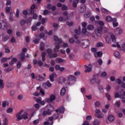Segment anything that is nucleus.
Instances as JSON below:
<instances>
[{"mask_svg": "<svg viewBox=\"0 0 125 125\" xmlns=\"http://www.w3.org/2000/svg\"><path fill=\"white\" fill-rule=\"evenodd\" d=\"M92 117L90 115L87 116L86 117V120H87V121H90L92 120Z\"/></svg>", "mask_w": 125, "mask_h": 125, "instance_id": "nucleus-56", "label": "nucleus"}, {"mask_svg": "<svg viewBox=\"0 0 125 125\" xmlns=\"http://www.w3.org/2000/svg\"><path fill=\"white\" fill-rule=\"evenodd\" d=\"M33 42L35 44L39 43L40 42V39H36L33 41Z\"/></svg>", "mask_w": 125, "mask_h": 125, "instance_id": "nucleus-58", "label": "nucleus"}, {"mask_svg": "<svg viewBox=\"0 0 125 125\" xmlns=\"http://www.w3.org/2000/svg\"><path fill=\"white\" fill-rule=\"evenodd\" d=\"M98 88L100 91H101V92H104V90H103V86H102V85L99 84Z\"/></svg>", "mask_w": 125, "mask_h": 125, "instance_id": "nucleus-31", "label": "nucleus"}, {"mask_svg": "<svg viewBox=\"0 0 125 125\" xmlns=\"http://www.w3.org/2000/svg\"><path fill=\"white\" fill-rule=\"evenodd\" d=\"M111 39L112 40V42H114V43H115V42H116V36H115V35H111Z\"/></svg>", "mask_w": 125, "mask_h": 125, "instance_id": "nucleus-32", "label": "nucleus"}, {"mask_svg": "<svg viewBox=\"0 0 125 125\" xmlns=\"http://www.w3.org/2000/svg\"><path fill=\"white\" fill-rule=\"evenodd\" d=\"M40 49L42 51V50H44V43H43V42H41Z\"/></svg>", "mask_w": 125, "mask_h": 125, "instance_id": "nucleus-23", "label": "nucleus"}, {"mask_svg": "<svg viewBox=\"0 0 125 125\" xmlns=\"http://www.w3.org/2000/svg\"><path fill=\"white\" fill-rule=\"evenodd\" d=\"M94 29V26L91 24L88 25L87 26V29L89 30V31H92Z\"/></svg>", "mask_w": 125, "mask_h": 125, "instance_id": "nucleus-29", "label": "nucleus"}, {"mask_svg": "<svg viewBox=\"0 0 125 125\" xmlns=\"http://www.w3.org/2000/svg\"><path fill=\"white\" fill-rule=\"evenodd\" d=\"M90 58V56L87 54H86L84 56V59H85V60H88Z\"/></svg>", "mask_w": 125, "mask_h": 125, "instance_id": "nucleus-37", "label": "nucleus"}, {"mask_svg": "<svg viewBox=\"0 0 125 125\" xmlns=\"http://www.w3.org/2000/svg\"><path fill=\"white\" fill-rule=\"evenodd\" d=\"M105 41L107 43H110L111 42V39H110V38H108L107 37L105 38Z\"/></svg>", "mask_w": 125, "mask_h": 125, "instance_id": "nucleus-52", "label": "nucleus"}, {"mask_svg": "<svg viewBox=\"0 0 125 125\" xmlns=\"http://www.w3.org/2000/svg\"><path fill=\"white\" fill-rule=\"evenodd\" d=\"M39 123H40V120L39 119H37V120H34L33 121V124L34 125H38V124H39Z\"/></svg>", "mask_w": 125, "mask_h": 125, "instance_id": "nucleus-55", "label": "nucleus"}, {"mask_svg": "<svg viewBox=\"0 0 125 125\" xmlns=\"http://www.w3.org/2000/svg\"><path fill=\"white\" fill-rule=\"evenodd\" d=\"M106 22H110V21H112V17L110 16H107L105 19Z\"/></svg>", "mask_w": 125, "mask_h": 125, "instance_id": "nucleus-38", "label": "nucleus"}, {"mask_svg": "<svg viewBox=\"0 0 125 125\" xmlns=\"http://www.w3.org/2000/svg\"><path fill=\"white\" fill-rule=\"evenodd\" d=\"M57 74H56V73L54 72L49 76V80L50 82H54V78H57Z\"/></svg>", "mask_w": 125, "mask_h": 125, "instance_id": "nucleus-11", "label": "nucleus"}, {"mask_svg": "<svg viewBox=\"0 0 125 125\" xmlns=\"http://www.w3.org/2000/svg\"><path fill=\"white\" fill-rule=\"evenodd\" d=\"M90 82L92 84H94L96 83V78L93 77L90 80Z\"/></svg>", "mask_w": 125, "mask_h": 125, "instance_id": "nucleus-25", "label": "nucleus"}, {"mask_svg": "<svg viewBox=\"0 0 125 125\" xmlns=\"http://www.w3.org/2000/svg\"><path fill=\"white\" fill-rule=\"evenodd\" d=\"M8 120H7V118H5L4 119V125H7V124H8Z\"/></svg>", "mask_w": 125, "mask_h": 125, "instance_id": "nucleus-63", "label": "nucleus"}, {"mask_svg": "<svg viewBox=\"0 0 125 125\" xmlns=\"http://www.w3.org/2000/svg\"><path fill=\"white\" fill-rule=\"evenodd\" d=\"M75 34H76L77 35H81V31L80 30H79V29H76L75 30Z\"/></svg>", "mask_w": 125, "mask_h": 125, "instance_id": "nucleus-54", "label": "nucleus"}, {"mask_svg": "<svg viewBox=\"0 0 125 125\" xmlns=\"http://www.w3.org/2000/svg\"><path fill=\"white\" fill-rule=\"evenodd\" d=\"M92 37L93 39V40L95 41H96L98 40V37L99 36L97 35V34H96V33H93L92 34Z\"/></svg>", "mask_w": 125, "mask_h": 125, "instance_id": "nucleus-17", "label": "nucleus"}, {"mask_svg": "<svg viewBox=\"0 0 125 125\" xmlns=\"http://www.w3.org/2000/svg\"><path fill=\"white\" fill-rule=\"evenodd\" d=\"M101 10H102V12H103L104 13H108V10H107L104 8H102L101 9Z\"/></svg>", "mask_w": 125, "mask_h": 125, "instance_id": "nucleus-50", "label": "nucleus"}, {"mask_svg": "<svg viewBox=\"0 0 125 125\" xmlns=\"http://www.w3.org/2000/svg\"><path fill=\"white\" fill-rule=\"evenodd\" d=\"M79 3V0H74L72 3V6L73 7H77V4Z\"/></svg>", "mask_w": 125, "mask_h": 125, "instance_id": "nucleus-21", "label": "nucleus"}, {"mask_svg": "<svg viewBox=\"0 0 125 125\" xmlns=\"http://www.w3.org/2000/svg\"><path fill=\"white\" fill-rule=\"evenodd\" d=\"M97 54L98 57H101L103 55V53H102V51H99Z\"/></svg>", "mask_w": 125, "mask_h": 125, "instance_id": "nucleus-46", "label": "nucleus"}, {"mask_svg": "<svg viewBox=\"0 0 125 125\" xmlns=\"http://www.w3.org/2000/svg\"><path fill=\"white\" fill-rule=\"evenodd\" d=\"M0 29L1 30H6L7 29V25L5 22L3 21V23L0 22Z\"/></svg>", "mask_w": 125, "mask_h": 125, "instance_id": "nucleus-12", "label": "nucleus"}, {"mask_svg": "<svg viewBox=\"0 0 125 125\" xmlns=\"http://www.w3.org/2000/svg\"><path fill=\"white\" fill-rule=\"evenodd\" d=\"M100 105H101V103H100V102L99 101H96L95 103V107H99V106H100Z\"/></svg>", "mask_w": 125, "mask_h": 125, "instance_id": "nucleus-40", "label": "nucleus"}, {"mask_svg": "<svg viewBox=\"0 0 125 125\" xmlns=\"http://www.w3.org/2000/svg\"><path fill=\"white\" fill-rule=\"evenodd\" d=\"M69 42L70 43L73 44L75 42V40H74V38H70L69 39Z\"/></svg>", "mask_w": 125, "mask_h": 125, "instance_id": "nucleus-57", "label": "nucleus"}, {"mask_svg": "<svg viewBox=\"0 0 125 125\" xmlns=\"http://www.w3.org/2000/svg\"><path fill=\"white\" fill-rule=\"evenodd\" d=\"M55 111L56 112L57 114L54 113L53 115V118H54V120H57L59 117V114H58V112L61 113V114H63V113H64L65 111V109L64 107H63V106H61L60 108L56 109Z\"/></svg>", "mask_w": 125, "mask_h": 125, "instance_id": "nucleus-4", "label": "nucleus"}, {"mask_svg": "<svg viewBox=\"0 0 125 125\" xmlns=\"http://www.w3.org/2000/svg\"><path fill=\"white\" fill-rule=\"evenodd\" d=\"M21 66H22V64H21V62H18L17 64V69H20L21 68Z\"/></svg>", "mask_w": 125, "mask_h": 125, "instance_id": "nucleus-36", "label": "nucleus"}, {"mask_svg": "<svg viewBox=\"0 0 125 125\" xmlns=\"http://www.w3.org/2000/svg\"><path fill=\"white\" fill-rule=\"evenodd\" d=\"M115 57L116 58H120L121 56H120V53L118 51H116L115 52H114V53Z\"/></svg>", "mask_w": 125, "mask_h": 125, "instance_id": "nucleus-28", "label": "nucleus"}, {"mask_svg": "<svg viewBox=\"0 0 125 125\" xmlns=\"http://www.w3.org/2000/svg\"><path fill=\"white\" fill-rule=\"evenodd\" d=\"M65 93H66V89L65 88H62L61 90L60 95L61 96H64Z\"/></svg>", "mask_w": 125, "mask_h": 125, "instance_id": "nucleus-20", "label": "nucleus"}, {"mask_svg": "<svg viewBox=\"0 0 125 125\" xmlns=\"http://www.w3.org/2000/svg\"><path fill=\"white\" fill-rule=\"evenodd\" d=\"M9 39V37L8 36H5L3 37L2 41L3 42H6L7 40Z\"/></svg>", "mask_w": 125, "mask_h": 125, "instance_id": "nucleus-45", "label": "nucleus"}, {"mask_svg": "<svg viewBox=\"0 0 125 125\" xmlns=\"http://www.w3.org/2000/svg\"><path fill=\"white\" fill-rule=\"evenodd\" d=\"M62 10H68V7L66 5H62Z\"/></svg>", "mask_w": 125, "mask_h": 125, "instance_id": "nucleus-42", "label": "nucleus"}, {"mask_svg": "<svg viewBox=\"0 0 125 125\" xmlns=\"http://www.w3.org/2000/svg\"><path fill=\"white\" fill-rule=\"evenodd\" d=\"M6 61H7V58H2L1 59V63H5V62H6Z\"/></svg>", "mask_w": 125, "mask_h": 125, "instance_id": "nucleus-44", "label": "nucleus"}, {"mask_svg": "<svg viewBox=\"0 0 125 125\" xmlns=\"http://www.w3.org/2000/svg\"><path fill=\"white\" fill-rule=\"evenodd\" d=\"M27 24V21L24 20H21V26H24L25 24Z\"/></svg>", "mask_w": 125, "mask_h": 125, "instance_id": "nucleus-34", "label": "nucleus"}, {"mask_svg": "<svg viewBox=\"0 0 125 125\" xmlns=\"http://www.w3.org/2000/svg\"><path fill=\"white\" fill-rule=\"evenodd\" d=\"M46 52L48 54H50L52 53V49H50V48H48L46 50Z\"/></svg>", "mask_w": 125, "mask_h": 125, "instance_id": "nucleus-48", "label": "nucleus"}, {"mask_svg": "<svg viewBox=\"0 0 125 125\" xmlns=\"http://www.w3.org/2000/svg\"><path fill=\"white\" fill-rule=\"evenodd\" d=\"M108 120L109 122H114L115 121V117L113 116V115H109L108 116Z\"/></svg>", "mask_w": 125, "mask_h": 125, "instance_id": "nucleus-18", "label": "nucleus"}, {"mask_svg": "<svg viewBox=\"0 0 125 125\" xmlns=\"http://www.w3.org/2000/svg\"><path fill=\"white\" fill-rule=\"evenodd\" d=\"M66 24L67 25V26H69V27H71V26L74 25V22L73 21H71L70 22L69 21H66Z\"/></svg>", "mask_w": 125, "mask_h": 125, "instance_id": "nucleus-35", "label": "nucleus"}, {"mask_svg": "<svg viewBox=\"0 0 125 125\" xmlns=\"http://www.w3.org/2000/svg\"><path fill=\"white\" fill-rule=\"evenodd\" d=\"M69 57L70 59L72 60L74 57H75V55L73 53H71L69 55Z\"/></svg>", "mask_w": 125, "mask_h": 125, "instance_id": "nucleus-60", "label": "nucleus"}, {"mask_svg": "<svg viewBox=\"0 0 125 125\" xmlns=\"http://www.w3.org/2000/svg\"><path fill=\"white\" fill-rule=\"evenodd\" d=\"M76 80H77V78L74 75H70L68 77V80L70 82H73L74 81L76 82Z\"/></svg>", "mask_w": 125, "mask_h": 125, "instance_id": "nucleus-14", "label": "nucleus"}, {"mask_svg": "<svg viewBox=\"0 0 125 125\" xmlns=\"http://www.w3.org/2000/svg\"><path fill=\"white\" fill-rule=\"evenodd\" d=\"M54 41L56 42L55 43V48L53 49L54 52H58L60 49L61 43H62V39L59 38L57 36H54Z\"/></svg>", "mask_w": 125, "mask_h": 125, "instance_id": "nucleus-1", "label": "nucleus"}, {"mask_svg": "<svg viewBox=\"0 0 125 125\" xmlns=\"http://www.w3.org/2000/svg\"><path fill=\"white\" fill-rule=\"evenodd\" d=\"M85 10H86V8H85V6L84 5L80 6L79 8L80 13H83V12H84Z\"/></svg>", "mask_w": 125, "mask_h": 125, "instance_id": "nucleus-13", "label": "nucleus"}, {"mask_svg": "<svg viewBox=\"0 0 125 125\" xmlns=\"http://www.w3.org/2000/svg\"><path fill=\"white\" fill-rule=\"evenodd\" d=\"M103 31V26H100L97 28L95 30V33L97 34V36L99 37H101L102 36V32Z\"/></svg>", "mask_w": 125, "mask_h": 125, "instance_id": "nucleus-6", "label": "nucleus"}, {"mask_svg": "<svg viewBox=\"0 0 125 125\" xmlns=\"http://www.w3.org/2000/svg\"><path fill=\"white\" fill-rule=\"evenodd\" d=\"M100 125V121H98V120H95L93 122V125Z\"/></svg>", "mask_w": 125, "mask_h": 125, "instance_id": "nucleus-33", "label": "nucleus"}, {"mask_svg": "<svg viewBox=\"0 0 125 125\" xmlns=\"http://www.w3.org/2000/svg\"><path fill=\"white\" fill-rule=\"evenodd\" d=\"M20 57H21V61L22 62L24 61V60H25V53H21L20 54Z\"/></svg>", "mask_w": 125, "mask_h": 125, "instance_id": "nucleus-22", "label": "nucleus"}, {"mask_svg": "<svg viewBox=\"0 0 125 125\" xmlns=\"http://www.w3.org/2000/svg\"><path fill=\"white\" fill-rule=\"evenodd\" d=\"M92 71V65L89 64V67L84 70V73H89Z\"/></svg>", "mask_w": 125, "mask_h": 125, "instance_id": "nucleus-16", "label": "nucleus"}, {"mask_svg": "<svg viewBox=\"0 0 125 125\" xmlns=\"http://www.w3.org/2000/svg\"><path fill=\"white\" fill-rule=\"evenodd\" d=\"M32 17H29L27 19V20H26V21H27L26 22H27V24H28V23H31V22H32Z\"/></svg>", "mask_w": 125, "mask_h": 125, "instance_id": "nucleus-61", "label": "nucleus"}, {"mask_svg": "<svg viewBox=\"0 0 125 125\" xmlns=\"http://www.w3.org/2000/svg\"><path fill=\"white\" fill-rule=\"evenodd\" d=\"M8 102H7L6 103V101H3L2 103V107H3V108H5V107H6V105L7 106H8Z\"/></svg>", "mask_w": 125, "mask_h": 125, "instance_id": "nucleus-30", "label": "nucleus"}, {"mask_svg": "<svg viewBox=\"0 0 125 125\" xmlns=\"http://www.w3.org/2000/svg\"><path fill=\"white\" fill-rule=\"evenodd\" d=\"M82 34H86V29L85 28H83L82 29Z\"/></svg>", "mask_w": 125, "mask_h": 125, "instance_id": "nucleus-62", "label": "nucleus"}, {"mask_svg": "<svg viewBox=\"0 0 125 125\" xmlns=\"http://www.w3.org/2000/svg\"><path fill=\"white\" fill-rule=\"evenodd\" d=\"M13 109L12 108H9L6 110L7 113H12Z\"/></svg>", "mask_w": 125, "mask_h": 125, "instance_id": "nucleus-47", "label": "nucleus"}, {"mask_svg": "<svg viewBox=\"0 0 125 125\" xmlns=\"http://www.w3.org/2000/svg\"><path fill=\"white\" fill-rule=\"evenodd\" d=\"M98 63L100 66H101L102 64H103V61H102V59H100L98 60Z\"/></svg>", "mask_w": 125, "mask_h": 125, "instance_id": "nucleus-43", "label": "nucleus"}, {"mask_svg": "<svg viewBox=\"0 0 125 125\" xmlns=\"http://www.w3.org/2000/svg\"><path fill=\"white\" fill-rule=\"evenodd\" d=\"M10 9H11V7H5V11L6 12H7V13H9V12H10Z\"/></svg>", "mask_w": 125, "mask_h": 125, "instance_id": "nucleus-41", "label": "nucleus"}, {"mask_svg": "<svg viewBox=\"0 0 125 125\" xmlns=\"http://www.w3.org/2000/svg\"><path fill=\"white\" fill-rule=\"evenodd\" d=\"M66 81V78L64 77H60L58 80V82L59 83L62 84V83H65V81Z\"/></svg>", "mask_w": 125, "mask_h": 125, "instance_id": "nucleus-15", "label": "nucleus"}, {"mask_svg": "<svg viewBox=\"0 0 125 125\" xmlns=\"http://www.w3.org/2000/svg\"><path fill=\"white\" fill-rule=\"evenodd\" d=\"M23 111L24 110L22 109L16 114V121H17V122H19V121H21V120H27V119L28 118L27 112H24L23 114H22V113H23Z\"/></svg>", "mask_w": 125, "mask_h": 125, "instance_id": "nucleus-3", "label": "nucleus"}, {"mask_svg": "<svg viewBox=\"0 0 125 125\" xmlns=\"http://www.w3.org/2000/svg\"><path fill=\"white\" fill-rule=\"evenodd\" d=\"M116 83H118V84H122V83H123V82H122V80H121V79L120 78L116 79Z\"/></svg>", "mask_w": 125, "mask_h": 125, "instance_id": "nucleus-39", "label": "nucleus"}, {"mask_svg": "<svg viewBox=\"0 0 125 125\" xmlns=\"http://www.w3.org/2000/svg\"><path fill=\"white\" fill-rule=\"evenodd\" d=\"M45 108L46 110L43 112L42 114V116H43V117L51 115V114H52V112L54 111V106L50 104L47 105Z\"/></svg>", "mask_w": 125, "mask_h": 125, "instance_id": "nucleus-2", "label": "nucleus"}, {"mask_svg": "<svg viewBox=\"0 0 125 125\" xmlns=\"http://www.w3.org/2000/svg\"><path fill=\"white\" fill-rule=\"evenodd\" d=\"M107 76V73L105 71H104V72H103L101 74V77H102L103 78H104V77H106Z\"/></svg>", "mask_w": 125, "mask_h": 125, "instance_id": "nucleus-53", "label": "nucleus"}, {"mask_svg": "<svg viewBox=\"0 0 125 125\" xmlns=\"http://www.w3.org/2000/svg\"><path fill=\"white\" fill-rule=\"evenodd\" d=\"M89 45V40L88 39L84 40L83 43H82V47L83 48H86Z\"/></svg>", "mask_w": 125, "mask_h": 125, "instance_id": "nucleus-8", "label": "nucleus"}, {"mask_svg": "<svg viewBox=\"0 0 125 125\" xmlns=\"http://www.w3.org/2000/svg\"><path fill=\"white\" fill-rule=\"evenodd\" d=\"M55 69L56 70V71H59L60 69V65L59 64L56 65L55 66Z\"/></svg>", "mask_w": 125, "mask_h": 125, "instance_id": "nucleus-51", "label": "nucleus"}, {"mask_svg": "<svg viewBox=\"0 0 125 125\" xmlns=\"http://www.w3.org/2000/svg\"><path fill=\"white\" fill-rule=\"evenodd\" d=\"M105 96L108 101H111V100H112V98H111V95H110L109 93H106Z\"/></svg>", "mask_w": 125, "mask_h": 125, "instance_id": "nucleus-27", "label": "nucleus"}, {"mask_svg": "<svg viewBox=\"0 0 125 125\" xmlns=\"http://www.w3.org/2000/svg\"><path fill=\"white\" fill-rule=\"evenodd\" d=\"M17 61H18L17 59H16V58H13L11 59V61H10L9 62V64H10V65L12 66V65H13V64H14V62H17Z\"/></svg>", "mask_w": 125, "mask_h": 125, "instance_id": "nucleus-19", "label": "nucleus"}, {"mask_svg": "<svg viewBox=\"0 0 125 125\" xmlns=\"http://www.w3.org/2000/svg\"><path fill=\"white\" fill-rule=\"evenodd\" d=\"M55 99H56V97L55 96V95L53 94H51L49 98L46 99V102H47V103H48L49 104L50 103H52V102H53V101H54Z\"/></svg>", "mask_w": 125, "mask_h": 125, "instance_id": "nucleus-5", "label": "nucleus"}, {"mask_svg": "<svg viewBox=\"0 0 125 125\" xmlns=\"http://www.w3.org/2000/svg\"><path fill=\"white\" fill-rule=\"evenodd\" d=\"M82 26L83 28H86V26H87V23L85 22H83L82 23Z\"/></svg>", "mask_w": 125, "mask_h": 125, "instance_id": "nucleus-49", "label": "nucleus"}, {"mask_svg": "<svg viewBox=\"0 0 125 125\" xmlns=\"http://www.w3.org/2000/svg\"><path fill=\"white\" fill-rule=\"evenodd\" d=\"M122 50H123V51H125V43L122 44Z\"/></svg>", "mask_w": 125, "mask_h": 125, "instance_id": "nucleus-64", "label": "nucleus"}, {"mask_svg": "<svg viewBox=\"0 0 125 125\" xmlns=\"http://www.w3.org/2000/svg\"><path fill=\"white\" fill-rule=\"evenodd\" d=\"M53 117H49L47 121L44 122V125H53Z\"/></svg>", "mask_w": 125, "mask_h": 125, "instance_id": "nucleus-9", "label": "nucleus"}, {"mask_svg": "<svg viewBox=\"0 0 125 125\" xmlns=\"http://www.w3.org/2000/svg\"><path fill=\"white\" fill-rule=\"evenodd\" d=\"M22 13L24 15L27 16V15H28V11L27 10H24L22 12Z\"/></svg>", "mask_w": 125, "mask_h": 125, "instance_id": "nucleus-59", "label": "nucleus"}, {"mask_svg": "<svg viewBox=\"0 0 125 125\" xmlns=\"http://www.w3.org/2000/svg\"><path fill=\"white\" fill-rule=\"evenodd\" d=\"M95 113V117H97L98 119H103V115L101 114V111L100 110V109H96Z\"/></svg>", "mask_w": 125, "mask_h": 125, "instance_id": "nucleus-7", "label": "nucleus"}, {"mask_svg": "<svg viewBox=\"0 0 125 125\" xmlns=\"http://www.w3.org/2000/svg\"><path fill=\"white\" fill-rule=\"evenodd\" d=\"M116 31L118 32V35H122L123 34V30L120 28H117Z\"/></svg>", "mask_w": 125, "mask_h": 125, "instance_id": "nucleus-26", "label": "nucleus"}, {"mask_svg": "<svg viewBox=\"0 0 125 125\" xmlns=\"http://www.w3.org/2000/svg\"><path fill=\"white\" fill-rule=\"evenodd\" d=\"M52 85V84L50 83L49 80H47L46 83H44L42 84V86L44 88H46V86H47V87H51Z\"/></svg>", "mask_w": 125, "mask_h": 125, "instance_id": "nucleus-10", "label": "nucleus"}, {"mask_svg": "<svg viewBox=\"0 0 125 125\" xmlns=\"http://www.w3.org/2000/svg\"><path fill=\"white\" fill-rule=\"evenodd\" d=\"M90 12H86L84 14V17L85 18H89L90 17Z\"/></svg>", "mask_w": 125, "mask_h": 125, "instance_id": "nucleus-24", "label": "nucleus"}]
</instances>
